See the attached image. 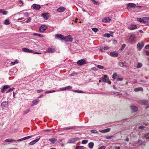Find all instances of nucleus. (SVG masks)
I'll use <instances>...</instances> for the list:
<instances>
[{"mask_svg": "<svg viewBox=\"0 0 149 149\" xmlns=\"http://www.w3.org/2000/svg\"><path fill=\"white\" fill-rule=\"evenodd\" d=\"M32 136H27L26 137H24L23 138L20 139H18L17 140H14L12 139H6L5 140V141L6 142H11L12 141H21L23 140H26V139H29L31 138Z\"/></svg>", "mask_w": 149, "mask_h": 149, "instance_id": "1", "label": "nucleus"}, {"mask_svg": "<svg viewBox=\"0 0 149 149\" xmlns=\"http://www.w3.org/2000/svg\"><path fill=\"white\" fill-rule=\"evenodd\" d=\"M87 63V62L85 58L79 60L77 63V64L79 66L86 64Z\"/></svg>", "mask_w": 149, "mask_h": 149, "instance_id": "2", "label": "nucleus"}, {"mask_svg": "<svg viewBox=\"0 0 149 149\" xmlns=\"http://www.w3.org/2000/svg\"><path fill=\"white\" fill-rule=\"evenodd\" d=\"M65 42H71L72 41V38L71 37L70 35L66 37H64L63 39Z\"/></svg>", "mask_w": 149, "mask_h": 149, "instance_id": "3", "label": "nucleus"}, {"mask_svg": "<svg viewBox=\"0 0 149 149\" xmlns=\"http://www.w3.org/2000/svg\"><path fill=\"white\" fill-rule=\"evenodd\" d=\"M138 102L139 104H149V101L146 100H139Z\"/></svg>", "mask_w": 149, "mask_h": 149, "instance_id": "4", "label": "nucleus"}, {"mask_svg": "<svg viewBox=\"0 0 149 149\" xmlns=\"http://www.w3.org/2000/svg\"><path fill=\"white\" fill-rule=\"evenodd\" d=\"M47 28L46 25L43 24L41 25L40 27L39 30L41 32L44 31Z\"/></svg>", "mask_w": 149, "mask_h": 149, "instance_id": "5", "label": "nucleus"}, {"mask_svg": "<svg viewBox=\"0 0 149 149\" xmlns=\"http://www.w3.org/2000/svg\"><path fill=\"white\" fill-rule=\"evenodd\" d=\"M136 6V5L135 4L130 3L127 4V9L129 10L131 8L134 7Z\"/></svg>", "mask_w": 149, "mask_h": 149, "instance_id": "6", "label": "nucleus"}, {"mask_svg": "<svg viewBox=\"0 0 149 149\" xmlns=\"http://www.w3.org/2000/svg\"><path fill=\"white\" fill-rule=\"evenodd\" d=\"M55 51V49L53 46H51L46 51L48 53H53Z\"/></svg>", "mask_w": 149, "mask_h": 149, "instance_id": "7", "label": "nucleus"}, {"mask_svg": "<svg viewBox=\"0 0 149 149\" xmlns=\"http://www.w3.org/2000/svg\"><path fill=\"white\" fill-rule=\"evenodd\" d=\"M55 38L57 39L60 38L61 40H63L64 36L60 34H56L55 35Z\"/></svg>", "mask_w": 149, "mask_h": 149, "instance_id": "8", "label": "nucleus"}, {"mask_svg": "<svg viewBox=\"0 0 149 149\" xmlns=\"http://www.w3.org/2000/svg\"><path fill=\"white\" fill-rule=\"evenodd\" d=\"M135 38V37L134 35H131L129 38V42L131 43L134 42Z\"/></svg>", "mask_w": 149, "mask_h": 149, "instance_id": "9", "label": "nucleus"}, {"mask_svg": "<svg viewBox=\"0 0 149 149\" xmlns=\"http://www.w3.org/2000/svg\"><path fill=\"white\" fill-rule=\"evenodd\" d=\"M40 139V138H39L38 139H37L35 140H34L33 141L29 143V146H32L33 145V144L36 143Z\"/></svg>", "mask_w": 149, "mask_h": 149, "instance_id": "10", "label": "nucleus"}, {"mask_svg": "<svg viewBox=\"0 0 149 149\" xmlns=\"http://www.w3.org/2000/svg\"><path fill=\"white\" fill-rule=\"evenodd\" d=\"M100 79H101L102 81L105 82H108L109 80V79L105 75H104L103 77H101L100 78Z\"/></svg>", "mask_w": 149, "mask_h": 149, "instance_id": "11", "label": "nucleus"}, {"mask_svg": "<svg viewBox=\"0 0 149 149\" xmlns=\"http://www.w3.org/2000/svg\"><path fill=\"white\" fill-rule=\"evenodd\" d=\"M41 15L45 19H48L49 16V13H43Z\"/></svg>", "mask_w": 149, "mask_h": 149, "instance_id": "12", "label": "nucleus"}, {"mask_svg": "<svg viewBox=\"0 0 149 149\" xmlns=\"http://www.w3.org/2000/svg\"><path fill=\"white\" fill-rule=\"evenodd\" d=\"M66 9V8L63 6L60 7L57 10V11L61 13L64 11Z\"/></svg>", "mask_w": 149, "mask_h": 149, "instance_id": "13", "label": "nucleus"}, {"mask_svg": "<svg viewBox=\"0 0 149 149\" xmlns=\"http://www.w3.org/2000/svg\"><path fill=\"white\" fill-rule=\"evenodd\" d=\"M111 130V129L110 128H108L107 129H105L102 130H99V132L102 133H105L109 132Z\"/></svg>", "mask_w": 149, "mask_h": 149, "instance_id": "14", "label": "nucleus"}, {"mask_svg": "<svg viewBox=\"0 0 149 149\" xmlns=\"http://www.w3.org/2000/svg\"><path fill=\"white\" fill-rule=\"evenodd\" d=\"M32 6L33 8L36 10H39L40 8V6L38 4H34L32 5Z\"/></svg>", "mask_w": 149, "mask_h": 149, "instance_id": "15", "label": "nucleus"}, {"mask_svg": "<svg viewBox=\"0 0 149 149\" xmlns=\"http://www.w3.org/2000/svg\"><path fill=\"white\" fill-rule=\"evenodd\" d=\"M118 54V53L116 52H113L110 53V55L113 57H117Z\"/></svg>", "mask_w": 149, "mask_h": 149, "instance_id": "16", "label": "nucleus"}, {"mask_svg": "<svg viewBox=\"0 0 149 149\" xmlns=\"http://www.w3.org/2000/svg\"><path fill=\"white\" fill-rule=\"evenodd\" d=\"M130 108L132 111L134 112H136L138 110L137 107L135 106H130Z\"/></svg>", "mask_w": 149, "mask_h": 149, "instance_id": "17", "label": "nucleus"}, {"mask_svg": "<svg viewBox=\"0 0 149 149\" xmlns=\"http://www.w3.org/2000/svg\"><path fill=\"white\" fill-rule=\"evenodd\" d=\"M111 20V19L109 17H104L102 19V22H109Z\"/></svg>", "mask_w": 149, "mask_h": 149, "instance_id": "18", "label": "nucleus"}, {"mask_svg": "<svg viewBox=\"0 0 149 149\" xmlns=\"http://www.w3.org/2000/svg\"><path fill=\"white\" fill-rule=\"evenodd\" d=\"M8 101L3 102L1 103V105L2 106V107H6L7 105H8Z\"/></svg>", "mask_w": 149, "mask_h": 149, "instance_id": "19", "label": "nucleus"}, {"mask_svg": "<svg viewBox=\"0 0 149 149\" xmlns=\"http://www.w3.org/2000/svg\"><path fill=\"white\" fill-rule=\"evenodd\" d=\"M10 87V86L8 85H6L3 86L2 88L1 89V92L2 93L4 92L5 90L9 88Z\"/></svg>", "mask_w": 149, "mask_h": 149, "instance_id": "20", "label": "nucleus"}, {"mask_svg": "<svg viewBox=\"0 0 149 149\" xmlns=\"http://www.w3.org/2000/svg\"><path fill=\"white\" fill-rule=\"evenodd\" d=\"M143 46L144 45L143 42L141 43V44L138 43L137 44V48H139V49H141L143 47Z\"/></svg>", "mask_w": 149, "mask_h": 149, "instance_id": "21", "label": "nucleus"}, {"mask_svg": "<svg viewBox=\"0 0 149 149\" xmlns=\"http://www.w3.org/2000/svg\"><path fill=\"white\" fill-rule=\"evenodd\" d=\"M0 13H2L3 15H6L8 13V11L5 10L4 9H0Z\"/></svg>", "mask_w": 149, "mask_h": 149, "instance_id": "22", "label": "nucleus"}, {"mask_svg": "<svg viewBox=\"0 0 149 149\" xmlns=\"http://www.w3.org/2000/svg\"><path fill=\"white\" fill-rule=\"evenodd\" d=\"M51 142L53 144H54L55 143V142L57 141V140L55 138H51L50 139H49Z\"/></svg>", "mask_w": 149, "mask_h": 149, "instance_id": "23", "label": "nucleus"}, {"mask_svg": "<svg viewBox=\"0 0 149 149\" xmlns=\"http://www.w3.org/2000/svg\"><path fill=\"white\" fill-rule=\"evenodd\" d=\"M143 89L142 87H138L135 88L134 90L135 91L137 92L139 91H143Z\"/></svg>", "mask_w": 149, "mask_h": 149, "instance_id": "24", "label": "nucleus"}, {"mask_svg": "<svg viewBox=\"0 0 149 149\" xmlns=\"http://www.w3.org/2000/svg\"><path fill=\"white\" fill-rule=\"evenodd\" d=\"M39 100H35L33 101V104L31 105L32 106L35 105L36 104H37V103L39 102Z\"/></svg>", "mask_w": 149, "mask_h": 149, "instance_id": "25", "label": "nucleus"}, {"mask_svg": "<svg viewBox=\"0 0 149 149\" xmlns=\"http://www.w3.org/2000/svg\"><path fill=\"white\" fill-rule=\"evenodd\" d=\"M33 35L34 36H38V37H41V38L44 37L41 34H39V33H33Z\"/></svg>", "mask_w": 149, "mask_h": 149, "instance_id": "26", "label": "nucleus"}, {"mask_svg": "<svg viewBox=\"0 0 149 149\" xmlns=\"http://www.w3.org/2000/svg\"><path fill=\"white\" fill-rule=\"evenodd\" d=\"M143 23H146L147 22V21L148 20H149V17H143Z\"/></svg>", "mask_w": 149, "mask_h": 149, "instance_id": "27", "label": "nucleus"}, {"mask_svg": "<svg viewBox=\"0 0 149 149\" xmlns=\"http://www.w3.org/2000/svg\"><path fill=\"white\" fill-rule=\"evenodd\" d=\"M136 26L135 25H132L129 27L130 30H133L136 29Z\"/></svg>", "mask_w": 149, "mask_h": 149, "instance_id": "28", "label": "nucleus"}, {"mask_svg": "<svg viewBox=\"0 0 149 149\" xmlns=\"http://www.w3.org/2000/svg\"><path fill=\"white\" fill-rule=\"evenodd\" d=\"M94 144L93 142H90L88 144V146L89 148L90 149H92L93 147Z\"/></svg>", "mask_w": 149, "mask_h": 149, "instance_id": "29", "label": "nucleus"}, {"mask_svg": "<svg viewBox=\"0 0 149 149\" xmlns=\"http://www.w3.org/2000/svg\"><path fill=\"white\" fill-rule=\"evenodd\" d=\"M74 142H75L74 140V139L72 138L70 139L68 142V143H73Z\"/></svg>", "mask_w": 149, "mask_h": 149, "instance_id": "30", "label": "nucleus"}, {"mask_svg": "<svg viewBox=\"0 0 149 149\" xmlns=\"http://www.w3.org/2000/svg\"><path fill=\"white\" fill-rule=\"evenodd\" d=\"M119 65L122 67H126V65L124 64V63L123 62H120L119 63Z\"/></svg>", "mask_w": 149, "mask_h": 149, "instance_id": "31", "label": "nucleus"}, {"mask_svg": "<svg viewBox=\"0 0 149 149\" xmlns=\"http://www.w3.org/2000/svg\"><path fill=\"white\" fill-rule=\"evenodd\" d=\"M74 128L73 127H68L64 128L63 129V130H69L71 129H74Z\"/></svg>", "mask_w": 149, "mask_h": 149, "instance_id": "32", "label": "nucleus"}, {"mask_svg": "<svg viewBox=\"0 0 149 149\" xmlns=\"http://www.w3.org/2000/svg\"><path fill=\"white\" fill-rule=\"evenodd\" d=\"M84 147L83 146H77L75 149H84Z\"/></svg>", "mask_w": 149, "mask_h": 149, "instance_id": "33", "label": "nucleus"}, {"mask_svg": "<svg viewBox=\"0 0 149 149\" xmlns=\"http://www.w3.org/2000/svg\"><path fill=\"white\" fill-rule=\"evenodd\" d=\"M22 50L24 52H29L30 51V49L27 48H23L22 49Z\"/></svg>", "mask_w": 149, "mask_h": 149, "instance_id": "34", "label": "nucleus"}, {"mask_svg": "<svg viewBox=\"0 0 149 149\" xmlns=\"http://www.w3.org/2000/svg\"><path fill=\"white\" fill-rule=\"evenodd\" d=\"M111 36H112L110 34L108 33H106L103 35L104 37H107V38H109Z\"/></svg>", "mask_w": 149, "mask_h": 149, "instance_id": "35", "label": "nucleus"}, {"mask_svg": "<svg viewBox=\"0 0 149 149\" xmlns=\"http://www.w3.org/2000/svg\"><path fill=\"white\" fill-rule=\"evenodd\" d=\"M4 23L5 25L9 24L10 23L8 19L5 20L4 22Z\"/></svg>", "mask_w": 149, "mask_h": 149, "instance_id": "36", "label": "nucleus"}, {"mask_svg": "<svg viewBox=\"0 0 149 149\" xmlns=\"http://www.w3.org/2000/svg\"><path fill=\"white\" fill-rule=\"evenodd\" d=\"M88 141L87 140H83L81 141L82 144H86L88 143Z\"/></svg>", "mask_w": 149, "mask_h": 149, "instance_id": "37", "label": "nucleus"}, {"mask_svg": "<svg viewBox=\"0 0 149 149\" xmlns=\"http://www.w3.org/2000/svg\"><path fill=\"white\" fill-rule=\"evenodd\" d=\"M142 64L140 63H138L137 66V68H140L142 66Z\"/></svg>", "mask_w": 149, "mask_h": 149, "instance_id": "38", "label": "nucleus"}, {"mask_svg": "<svg viewBox=\"0 0 149 149\" xmlns=\"http://www.w3.org/2000/svg\"><path fill=\"white\" fill-rule=\"evenodd\" d=\"M92 30L95 32H97L98 31V29L96 28H92Z\"/></svg>", "mask_w": 149, "mask_h": 149, "instance_id": "39", "label": "nucleus"}, {"mask_svg": "<svg viewBox=\"0 0 149 149\" xmlns=\"http://www.w3.org/2000/svg\"><path fill=\"white\" fill-rule=\"evenodd\" d=\"M56 91L55 90H52V91H46L45 92V93H51L55 92Z\"/></svg>", "mask_w": 149, "mask_h": 149, "instance_id": "40", "label": "nucleus"}, {"mask_svg": "<svg viewBox=\"0 0 149 149\" xmlns=\"http://www.w3.org/2000/svg\"><path fill=\"white\" fill-rule=\"evenodd\" d=\"M114 137L113 136H107L106 137V139H111L112 138Z\"/></svg>", "mask_w": 149, "mask_h": 149, "instance_id": "41", "label": "nucleus"}, {"mask_svg": "<svg viewBox=\"0 0 149 149\" xmlns=\"http://www.w3.org/2000/svg\"><path fill=\"white\" fill-rule=\"evenodd\" d=\"M144 137L146 138V139H149V133L148 134H146L145 136Z\"/></svg>", "mask_w": 149, "mask_h": 149, "instance_id": "42", "label": "nucleus"}, {"mask_svg": "<svg viewBox=\"0 0 149 149\" xmlns=\"http://www.w3.org/2000/svg\"><path fill=\"white\" fill-rule=\"evenodd\" d=\"M15 89V88L13 87L12 88H9L8 91L7 92H6V93H7L11 91H13L14 89Z\"/></svg>", "mask_w": 149, "mask_h": 149, "instance_id": "43", "label": "nucleus"}, {"mask_svg": "<svg viewBox=\"0 0 149 149\" xmlns=\"http://www.w3.org/2000/svg\"><path fill=\"white\" fill-rule=\"evenodd\" d=\"M113 93L114 94L118 95H121L122 94V93L120 92H117L113 91Z\"/></svg>", "mask_w": 149, "mask_h": 149, "instance_id": "44", "label": "nucleus"}, {"mask_svg": "<svg viewBox=\"0 0 149 149\" xmlns=\"http://www.w3.org/2000/svg\"><path fill=\"white\" fill-rule=\"evenodd\" d=\"M93 1V3L94 4L96 5H99V3L98 2L95 1V0H94Z\"/></svg>", "mask_w": 149, "mask_h": 149, "instance_id": "45", "label": "nucleus"}, {"mask_svg": "<svg viewBox=\"0 0 149 149\" xmlns=\"http://www.w3.org/2000/svg\"><path fill=\"white\" fill-rule=\"evenodd\" d=\"M97 68L101 69H102L104 68V67L103 66L100 65H97Z\"/></svg>", "mask_w": 149, "mask_h": 149, "instance_id": "46", "label": "nucleus"}, {"mask_svg": "<svg viewBox=\"0 0 149 149\" xmlns=\"http://www.w3.org/2000/svg\"><path fill=\"white\" fill-rule=\"evenodd\" d=\"M116 73H113L112 75V78L113 79H115L116 76Z\"/></svg>", "mask_w": 149, "mask_h": 149, "instance_id": "47", "label": "nucleus"}, {"mask_svg": "<svg viewBox=\"0 0 149 149\" xmlns=\"http://www.w3.org/2000/svg\"><path fill=\"white\" fill-rule=\"evenodd\" d=\"M125 46H126V45L125 44H123L121 46V50H123L124 49V48L125 47Z\"/></svg>", "mask_w": 149, "mask_h": 149, "instance_id": "48", "label": "nucleus"}, {"mask_svg": "<svg viewBox=\"0 0 149 149\" xmlns=\"http://www.w3.org/2000/svg\"><path fill=\"white\" fill-rule=\"evenodd\" d=\"M109 49V47L107 46H106L103 48L104 50H107Z\"/></svg>", "mask_w": 149, "mask_h": 149, "instance_id": "49", "label": "nucleus"}, {"mask_svg": "<svg viewBox=\"0 0 149 149\" xmlns=\"http://www.w3.org/2000/svg\"><path fill=\"white\" fill-rule=\"evenodd\" d=\"M142 143V141L141 140H139L138 141V144H139L141 145Z\"/></svg>", "mask_w": 149, "mask_h": 149, "instance_id": "50", "label": "nucleus"}, {"mask_svg": "<svg viewBox=\"0 0 149 149\" xmlns=\"http://www.w3.org/2000/svg\"><path fill=\"white\" fill-rule=\"evenodd\" d=\"M31 17H29V18L28 19L26 20V22L27 23L29 22H31Z\"/></svg>", "mask_w": 149, "mask_h": 149, "instance_id": "51", "label": "nucleus"}, {"mask_svg": "<svg viewBox=\"0 0 149 149\" xmlns=\"http://www.w3.org/2000/svg\"><path fill=\"white\" fill-rule=\"evenodd\" d=\"M74 139V141H79L80 140V139L78 137H76L75 138H73Z\"/></svg>", "mask_w": 149, "mask_h": 149, "instance_id": "52", "label": "nucleus"}, {"mask_svg": "<svg viewBox=\"0 0 149 149\" xmlns=\"http://www.w3.org/2000/svg\"><path fill=\"white\" fill-rule=\"evenodd\" d=\"M91 132L92 133H97L98 132L96 130H91Z\"/></svg>", "mask_w": 149, "mask_h": 149, "instance_id": "53", "label": "nucleus"}, {"mask_svg": "<svg viewBox=\"0 0 149 149\" xmlns=\"http://www.w3.org/2000/svg\"><path fill=\"white\" fill-rule=\"evenodd\" d=\"M144 127L143 125L139 126V129H144Z\"/></svg>", "mask_w": 149, "mask_h": 149, "instance_id": "54", "label": "nucleus"}, {"mask_svg": "<svg viewBox=\"0 0 149 149\" xmlns=\"http://www.w3.org/2000/svg\"><path fill=\"white\" fill-rule=\"evenodd\" d=\"M106 148V147L104 146H102L100 147L99 149H105Z\"/></svg>", "mask_w": 149, "mask_h": 149, "instance_id": "55", "label": "nucleus"}, {"mask_svg": "<svg viewBox=\"0 0 149 149\" xmlns=\"http://www.w3.org/2000/svg\"><path fill=\"white\" fill-rule=\"evenodd\" d=\"M66 89H70L72 88V87L70 86H69L67 87H66Z\"/></svg>", "mask_w": 149, "mask_h": 149, "instance_id": "56", "label": "nucleus"}, {"mask_svg": "<svg viewBox=\"0 0 149 149\" xmlns=\"http://www.w3.org/2000/svg\"><path fill=\"white\" fill-rule=\"evenodd\" d=\"M127 54L128 55H131V54H132V53L131 52H130V51H128L127 52Z\"/></svg>", "mask_w": 149, "mask_h": 149, "instance_id": "57", "label": "nucleus"}, {"mask_svg": "<svg viewBox=\"0 0 149 149\" xmlns=\"http://www.w3.org/2000/svg\"><path fill=\"white\" fill-rule=\"evenodd\" d=\"M60 89L62 91L65 90L66 89V87L61 88Z\"/></svg>", "mask_w": 149, "mask_h": 149, "instance_id": "58", "label": "nucleus"}, {"mask_svg": "<svg viewBox=\"0 0 149 149\" xmlns=\"http://www.w3.org/2000/svg\"><path fill=\"white\" fill-rule=\"evenodd\" d=\"M24 15L26 17H28L29 16V14L27 13H25Z\"/></svg>", "mask_w": 149, "mask_h": 149, "instance_id": "59", "label": "nucleus"}, {"mask_svg": "<svg viewBox=\"0 0 149 149\" xmlns=\"http://www.w3.org/2000/svg\"><path fill=\"white\" fill-rule=\"evenodd\" d=\"M77 74L76 73H73L72 74H70V76H74V75H77Z\"/></svg>", "mask_w": 149, "mask_h": 149, "instance_id": "60", "label": "nucleus"}, {"mask_svg": "<svg viewBox=\"0 0 149 149\" xmlns=\"http://www.w3.org/2000/svg\"><path fill=\"white\" fill-rule=\"evenodd\" d=\"M145 48L146 49H147L149 48V45H147L145 46Z\"/></svg>", "mask_w": 149, "mask_h": 149, "instance_id": "61", "label": "nucleus"}, {"mask_svg": "<svg viewBox=\"0 0 149 149\" xmlns=\"http://www.w3.org/2000/svg\"><path fill=\"white\" fill-rule=\"evenodd\" d=\"M123 80V78H118L117 79V81H122Z\"/></svg>", "mask_w": 149, "mask_h": 149, "instance_id": "62", "label": "nucleus"}, {"mask_svg": "<svg viewBox=\"0 0 149 149\" xmlns=\"http://www.w3.org/2000/svg\"><path fill=\"white\" fill-rule=\"evenodd\" d=\"M100 50L102 52H104V49L102 47L100 48Z\"/></svg>", "mask_w": 149, "mask_h": 149, "instance_id": "63", "label": "nucleus"}, {"mask_svg": "<svg viewBox=\"0 0 149 149\" xmlns=\"http://www.w3.org/2000/svg\"><path fill=\"white\" fill-rule=\"evenodd\" d=\"M115 149H120L119 147L115 146L114 148Z\"/></svg>", "mask_w": 149, "mask_h": 149, "instance_id": "64", "label": "nucleus"}]
</instances>
